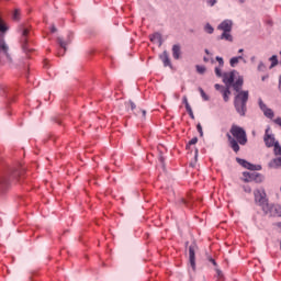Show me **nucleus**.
Returning <instances> with one entry per match:
<instances>
[{
    "label": "nucleus",
    "mask_w": 281,
    "mask_h": 281,
    "mask_svg": "<svg viewBox=\"0 0 281 281\" xmlns=\"http://www.w3.org/2000/svg\"><path fill=\"white\" fill-rule=\"evenodd\" d=\"M243 77H239L236 82L233 83L234 90L238 93L235 97L234 106L241 117L247 113V102L249 100V91H240V89H243Z\"/></svg>",
    "instance_id": "obj_1"
},
{
    "label": "nucleus",
    "mask_w": 281,
    "mask_h": 281,
    "mask_svg": "<svg viewBox=\"0 0 281 281\" xmlns=\"http://www.w3.org/2000/svg\"><path fill=\"white\" fill-rule=\"evenodd\" d=\"M231 134L233 137L229 134L226 135L229 146L234 153H238V150H240V146H245V144H247V132H245V128L238 125H232Z\"/></svg>",
    "instance_id": "obj_2"
},
{
    "label": "nucleus",
    "mask_w": 281,
    "mask_h": 281,
    "mask_svg": "<svg viewBox=\"0 0 281 281\" xmlns=\"http://www.w3.org/2000/svg\"><path fill=\"white\" fill-rule=\"evenodd\" d=\"M0 32H8V26L3 24V20L0 19ZM8 44L3 40V35H0V55L3 56L7 63H12V57L10 56Z\"/></svg>",
    "instance_id": "obj_3"
},
{
    "label": "nucleus",
    "mask_w": 281,
    "mask_h": 281,
    "mask_svg": "<svg viewBox=\"0 0 281 281\" xmlns=\"http://www.w3.org/2000/svg\"><path fill=\"white\" fill-rule=\"evenodd\" d=\"M255 203L261 207L262 211H267L269 205V200H267V193L262 189H257L254 191Z\"/></svg>",
    "instance_id": "obj_4"
},
{
    "label": "nucleus",
    "mask_w": 281,
    "mask_h": 281,
    "mask_svg": "<svg viewBox=\"0 0 281 281\" xmlns=\"http://www.w3.org/2000/svg\"><path fill=\"white\" fill-rule=\"evenodd\" d=\"M27 38H30V29H27V27H22V29H21L20 43H21L22 49H23L24 52H27Z\"/></svg>",
    "instance_id": "obj_5"
},
{
    "label": "nucleus",
    "mask_w": 281,
    "mask_h": 281,
    "mask_svg": "<svg viewBox=\"0 0 281 281\" xmlns=\"http://www.w3.org/2000/svg\"><path fill=\"white\" fill-rule=\"evenodd\" d=\"M196 245L192 244L191 246H189V263L191 266V268L196 269Z\"/></svg>",
    "instance_id": "obj_6"
},
{
    "label": "nucleus",
    "mask_w": 281,
    "mask_h": 281,
    "mask_svg": "<svg viewBox=\"0 0 281 281\" xmlns=\"http://www.w3.org/2000/svg\"><path fill=\"white\" fill-rule=\"evenodd\" d=\"M259 109L262 111L263 115L266 117H269V120H273L274 113L273 110L267 108V104L261 99H258Z\"/></svg>",
    "instance_id": "obj_7"
},
{
    "label": "nucleus",
    "mask_w": 281,
    "mask_h": 281,
    "mask_svg": "<svg viewBox=\"0 0 281 281\" xmlns=\"http://www.w3.org/2000/svg\"><path fill=\"white\" fill-rule=\"evenodd\" d=\"M265 214H269L270 216H281V206L268 204V210H263Z\"/></svg>",
    "instance_id": "obj_8"
},
{
    "label": "nucleus",
    "mask_w": 281,
    "mask_h": 281,
    "mask_svg": "<svg viewBox=\"0 0 281 281\" xmlns=\"http://www.w3.org/2000/svg\"><path fill=\"white\" fill-rule=\"evenodd\" d=\"M263 142L268 148L276 146V143H277L276 137H273V135L269 134V128L266 130Z\"/></svg>",
    "instance_id": "obj_9"
},
{
    "label": "nucleus",
    "mask_w": 281,
    "mask_h": 281,
    "mask_svg": "<svg viewBox=\"0 0 281 281\" xmlns=\"http://www.w3.org/2000/svg\"><path fill=\"white\" fill-rule=\"evenodd\" d=\"M234 78H235L234 71L226 72L223 75V82L226 85V88L229 89L232 85H234Z\"/></svg>",
    "instance_id": "obj_10"
},
{
    "label": "nucleus",
    "mask_w": 281,
    "mask_h": 281,
    "mask_svg": "<svg viewBox=\"0 0 281 281\" xmlns=\"http://www.w3.org/2000/svg\"><path fill=\"white\" fill-rule=\"evenodd\" d=\"M126 106L131 109L135 113V115H142V117H146V110H139L137 109V105L133 101H128L126 103Z\"/></svg>",
    "instance_id": "obj_11"
},
{
    "label": "nucleus",
    "mask_w": 281,
    "mask_h": 281,
    "mask_svg": "<svg viewBox=\"0 0 281 281\" xmlns=\"http://www.w3.org/2000/svg\"><path fill=\"white\" fill-rule=\"evenodd\" d=\"M233 22L231 20H224L218 26L217 30L222 32H232Z\"/></svg>",
    "instance_id": "obj_12"
},
{
    "label": "nucleus",
    "mask_w": 281,
    "mask_h": 281,
    "mask_svg": "<svg viewBox=\"0 0 281 281\" xmlns=\"http://www.w3.org/2000/svg\"><path fill=\"white\" fill-rule=\"evenodd\" d=\"M236 161H238L244 168H247V170H256V166L245 159L236 158Z\"/></svg>",
    "instance_id": "obj_13"
},
{
    "label": "nucleus",
    "mask_w": 281,
    "mask_h": 281,
    "mask_svg": "<svg viewBox=\"0 0 281 281\" xmlns=\"http://www.w3.org/2000/svg\"><path fill=\"white\" fill-rule=\"evenodd\" d=\"M160 60L164 63L165 67H172V64H170V57L168 56V52H164L160 55Z\"/></svg>",
    "instance_id": "obj_14"
},
{
    "label": "nucleus",
    "mask_w": 281,
    "mask_h": 281,
    "mask_svg": "<svg viewBox=\"0 0 281 281\" xmlns=\"http://www.w3.org/2000/svg\"><path fill=\"white\" fill-rule=\"evenodd\" d=\"M172 56L175 60H179V58H181V46L177 44L172 46Z\"/></svg>",
    "instance_id": "obj_15"
},
{
    "label": "nucleus",
    "mask_w": 281,
    "mask_h": 281,
    "mask_svg": "<svg viewBox=\"0 0 281 281\" xmlns=\"http://www.w3.org/2000/svg\"><path fill=\"white\" fill-rule=\"evenodd\" d=\"M231 31H224L222 33V35L218 37L220 41H228L229 43H232V41H234V37L232 36V33H229Z\"/></svg>",
    "instance_id": "obj_16"
},
{
    "label": "nucleus",
    "mask_w": 281,
    "mask_h": 281,
    "mask_svg": "<svg viewBox=\"0 0 281 281\" xmlns=\"http://www.w3.org/2000/svg\"><path fill=\"white\" fill-rule=\"evenodd\" d=\"M269 168H280L281 167V158H274L268 164Z\"/></svg>",
    "instance_id": "obj_17"
},
{
    "label": "nucleus",
    "mask_w": 281,
    "mask_h": 281,
    "mask_svg": "<svg viewBox=\"0 0 281 281\" xmlns=\"http://www.w3.org/2000/svg\"><path fill=\"white\" fill-rule=\"evenodd\" d=\"M224 102H229V95H232V91H229V88H226L225 90H222Z\"/></svg>",
    "instance_id": "obj_18"
},
{
    "label": "nucleus",
    "mask_w": 281,
    "mask_h": 281,
    "mask_svg": "<svg viewBox=\"0 0 281 281\" xmlns=\"http://www.w3.org/2000/svg\"><path fill=\"white\" fill-rule=\"evenodd\" d=\"M240 60H243V56H238V57H233V58H231V60H229L231 67H236L237 64H238Z\"/></svg>",
    "instance_id": "obj_19"
},
{
    "label": "nucleus",
    "mask_w": 281,
    "mask_h": 281,
    "mask_svg": "<svg viewBox=\"0 0 281 281\" xmlns=\"http://www.w3.org/2000/svg\"><path fill=\"white\" fill-rule=\"evenodd\" d=\"M57 43L59 44L61 49H64V52H67V42H65V41H63V38L58 37Z\"/></svg>",
    "instance_id": "obj_20"
},
{
    "label": "nucleus",
    "mask_w": 281,
    "mask_h": 281,
    "mask_svg": "<svg viewBox=\"0 0 281 281\" xmlns=\"http://www.w3.org/2000/svg\"><path fill=\"white\" fill-rule=\"evenodd\" d=\"M204 32H206V34H214V27L211 26L210 23H207V24L204 26Z\"/></svg>",
    "instance_id": "obj_21"
},
{
    "label": "nucleus",
    "mask_w": 281,
    "mask_h": 281,
    "mask_svg": "<svg viewBox=\"0 0 281 281\" xmlns=\"http://www.w3.org/2000/svg\"><path fill=\"white\" fill-rule=\"evenodd\" d=\"M270 61L272 63L270 67H276L278 65V56L273 55L272 57H270Z\"/></svg>",
    "instance_id": "obj_22"
},
{
    "label": "nucleus",
    "mask_w": 281,
    "mask_h": 281,
    "mask_svg": "<svg viewBox=\"0 0 281 281\" xmlns=\"http://www.w3.org/2000/svg\"><path fill=\"white\" fill-rule=\"evenodd\" d=\"M20 16H21V10L15 9L13 12V20L19 21Z\"/></svg>",
    "instance_id": "obj_23"
},
{
    "label": "nucleus",
    "mask_w": 281,
    "mask_h": 281,
    "mask_svg": "<svg viewBox=\"0 0 281 281\" xmlns=\"http://www.w3.org/2000/svg\"><path fill=\"white\" fill-rule=\"evenodd\" d=\"M274 155H280L281 156V146L280 143L274 144Z\"/></svg>",
    "instance_id": "obj_24"
},
{
    "label": "nucleus",
    "mask_w": 281,
    "mask_h": 281,
    "mask_svg": "<svg viewBox=\"0 0 281 281\" xmlns=\"http://www.w3.org/2000/svg\"><path fill=\"white\" fill-rule=\"evenodd\" d=\"M206 3H207V5H210L211 8H214V4L215 3H218V0H204Z\"/></svg>",
    "instance_id": "obj_25"
},
{
    "label": "nucleus",
    "mask_w": 281,
    "mask_h": 281,
    "mask_svg": "<svg viewBox=\"0 0 281 281\" xmlns=\"http://www.w3.org/2000/svg\"><path fill=\"white\" fill-rule=\"evenodd\" d=\"M198 74H205V66H196Z\"/></svg>",
    "instance_id": "obj_26"
},
{
    "label": "nucleus",
    "mask_w": 281,
    "mask_h": 281,
    "mask_svg": "<svg viewBox=\"0 0 281 281\" xmlns=\"http://www.w3.org/2000/svg\"><path fill=\"white\" fill-rule=\"evenodd\" d=\"M196 131L200 133V136L203 137V126H201V123L196 125Z\"/></svg>",
    "instance_id": "obj_27"
},
{
    "label": "nucleus",
    "mask_w": 281,
    "mask_h": 281,
    "mask_svg": "<svg viewBox=\"0 0 281 281\" xmlns=\"http://www.w3.org/2000/svg\"><path fill=\"white\" fill-rule=\"evenodd\" d=\"M216 60L220 64V67H223V65H225V61L223 60V57L217 56Z\"/></svg>",
    "instance_id": "obj_28"
},
{
    "label": "nucleus",
    "mask_w": 281,
    "mask_h": 281,
    "mask_svg": "<svg viewBox=\"0 0 281 281\" xmlns=\"http://www.w3.org/2000/svg\"><path fill=\"white\" fill-rule=\"evenodd\" d=\"M199 142V138L193 137L190 142H189V146H194V144H196Z\"/></svg>",
    "instance_id": "obj_29"
},
{
    "label": "nucleus",
    "mask_w": 281,
    "mask_h": 281,
    "mask_svg": "<svg viewBox=\"0 0 281 281\" xmlns=\"http://www.w3.org/2000/svg\"><path fill=\"white\" fill-rule=\"evenodd\" d=\"M200 93L204 100H209L207 94H205V91H203V88H200Z\"/></svg>",
    "instance_id": "obj_30"
},
{
    "label": "nucleus",
    "mask_w": 281,
    "mask_h": 281,
    "mask_svg": "<svg viewBox=\"0 0 281 281\" xmlns=\"http://www.w3.org/2000/svg\"><path fill=\"white\" fill-rule=\"evenodd\" d=\"M215 74H216L217 78H221V76H223L221 68H215Z\"/></svg>",
    "instance_id": "obj_31"
},
{
    "label": "nucleus",
    "mask_w": 281,
    "mask_h": 281,
    "mask_svg": "<svg viewBox=\"0 0 281 281\" xmlns=\"http://www.w3.org/2000/svg\"><path fill=\"white\" fill-rule=\"evenodd\" d=\"M273 123L281 127V117L274 119Z\"/></svg>",
    "instance_id": "obj_32"
},
{
    "label": "nucleus",
    "mask_w": 281,
    "mask_h": 281,
    "mask_svg": "<svg viewBox=\"0 0 281 281\" xmlns=\"http://www.w3.org/2000/svg\"><path fill=\"white\" fill-rule=\"evenodd\" d=\"M215 89H216V91H221V92H222V90H225V88H223V86H221L218 83L215 85Z\"/></svg>",
    "instance_id": "obj_33"
},
{
    "label": "nucleus",
    "mask_w": 281,
    "mask_h": 281,
    "mask_svg": "<svg viewBox=\"0 0 281 281\" xmlns=\"http://www.w3.org/2000/svg\"><path fill=\"white\" fill-rule=\"evenodd\" d=\"M8 183V180L5 178H0V186H5Z\"/></svg>",
    "instance_id": "obj_34"
},
{
    "label": "nucleus",
    "mask_w": 281,
    "mask_h": 281,
    "mask_svg": "<svg viewBox=\"0 0 281 281\" xmlns=\"http://www.w3.org/2000/svg\"><path fill=\"white\" fill-rule=\"evenodd\" d=\"M186 110H187L188 113H189L190 111H192V106H190V103H187Z\"/></svg>",
    "instance_id": "obj_35"
},
{
    "label": "nucleus",
    "mask_w": 281,
    "mask_h": 281,
    "mask_svg": "<svg viewBox=\"0 0 281 281\" xmlns=\"http://www.w3.org/2000/svg\"><path fill=\"white\" fill-rule=\"evenodd\" d=\"M188 113H189L191 120H194V112L191 110V111H189Z\"/></svg>",
    "instance_id": "obj_36"
},
{
    "label": "nucleus",
    "mask_w": 281,
    "mask_h": 281,
    "mask_svg": "<svg viewBox=\"0 0 281 281\" xmlns=\"http://www.w3.org/2000/svg\"><path fill=\"white\" fill-rule=\"evenodd\" d=\"M263 67H265V64L260 63L259 66H258L259 71L262 70Z\"/></svg>",
    "instance_id": "obj_37"
},
{
    "label": "nucleus",
    "mask_w": 281,
    "mask_h": 281,
    "mask_svg": "<svg viewBox=\"0 0 281 281\" xmlns=\"http://www.w3.org/2000/svg\"><path fill=\"white\" fill-rule=\"evenodd\" d=\"M183 103H184V105H188V104H189V102H188V97H183Z\"/></svg>",
    "instance_id": "obj_38"
},
{
    "label": "nucleus",
    "mask_w": 281,
    "mask_h": 281,
    "mask_svg": "<svg viewBox=\"0 0 281 281\" xmlns=\"http://www.w3.org/2000/svg\"><path fill=\"white\" fill-rule=\"evenodd\" d=\"M210 262H212V265H214V267H216V260L210 259Z\"/></svg>",
    "instance_id": "obj_39"
},
{
    "label": "nucleus",
    "mask_w": 281,
    "mask_h": 281,
    "mask_svg": "<svg viewBox=\"0 0 281 281\" xmlns=\"http://www.w3.org/2000/svg\"><path fill=\"white\" fill-rule=\"evenodd\" d=\"M56 31H57V30H56V26L53 25L52 29H50V32L54 33V32H56Z\"/></svg>",
    "instance_id": "obj_40"
},
{
    "label": "nucleus",
    "mask_w": 281,
    "mask_h": 281,
    "mask_svg": "<svg viewBox=\"0 0 281 281\" xmlns=\"http://www.w3.org/2000/svg\"><path fill=\"white\" fill-rule=\"evenodd\" d=\"M204 63H210V59L207 57H204Z\"/></svg>",
    "instance_id": "obj_41"
},
{
    "label": "nucleus",
    "mask_w": 281,
    "mask_h": 281,
    "mask_svg": "<svg viewBox=\"0 0 281 281\" xmlns=\"http://www.w3.org/2000/svg\"><path fill=\"white\" fill-rule=\"evenodd\" d=\"M243 52H245L243 48H240V49L238 50L239 54H243Z\"/></svg>",
    "instance_id": "obj_42"
},
{
    "label": "nucleus",
    "mask_w": 281,
    "mask_h": 281,
    "mask_svg": "<svg viewBox=\"0 0 281 281\" xmlns=\"http://www.w3.org/2000/svg\"><path fill=\"white\" fill-rule=\"evenodd\" d=\"M3 91H8V88L7 87H2Z\"/></svg>",
    "instance_id": "obj_43"
},
{
    "label": "nucleus",
    "mask_w": 281,
    "mask_h": 281,
    "mask_svg": "<svg viewBox=\"0 0 281 281\" xmlns=\"http://www.w3.org/2000/svg\"><path fill=\"white\" fill-rule=\"evenodd\" d=\"M205 54H210V50H209V49H205Z\"/></svg>",
    "instance_id": "obj_44"
},
{
    "label": "nucleus",
    "mask_w": 281,
    "mask_h": 281,
    "mask_svg": "<svg viewBox=\"0 0 281 281\" xmlns=\"http://www.w3.org/2000/svg\"><path fill=\"white\" fill-rule=\"evenodd\" d=\"M240 1V3H243L245 0H239Z\"/></svg>",
    "instance_id": "obj_45"
},
{
    "label": "nucleus",
    "mask_w": 281,
    "mask_h": 281,
    "mask_svg": "<svg viewBox=\"0 0 281 281\" xmlns=\"http://www.w3.org/2000/svg\"><path fill=\"white\" fill-rule=\"evenodd\" d=\"M262 80H266V77H262Z\"/></svg>",
    "instance_id": "obj_46"
},
{
    "label": "nucleus",
    "mask_w": 281,
    "mask_h": 281,
    "mask_svg": "<svg viewBox=\"0 0 281 281\" xmlns=\"http://www.w3.org/2000/svg\"><path fill=\"white\" fill-rule=\"evenodd\" d=\"M182 203H186V200H182Z\"/></svg>",
    "instance_id": "obj_47"
},
{
    "label": "nucleus",
    "mask_w": 281,
    "mask_h": 281,
    "mask_svg": "<svg viewBox=\"0 0 281 281\" xmlns=\"http://www.w3.org/2000/svg\"><path fill=\"white\" fill-rule=\"evenodd\" d=\"M12 177L14 178L15 176H14V175H12Z\"/></svg>",
    "instance_id": "obj_48"
}]
</instances>
